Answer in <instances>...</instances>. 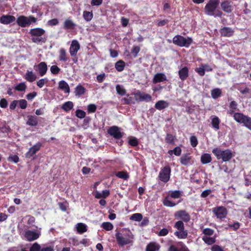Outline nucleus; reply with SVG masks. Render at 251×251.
Returning a JSON list of instances; mask_svg holds the SVG:
<instances>
[{"label":"nucleus","mask_w":251,"mask_h":251,"mask_svg":"<svg viewBox=\"0 0 251 251\" xmlns=\"http://www.w3.org/2000/svg\"><path fill=\"white\" fill-rule=\"evenodd\" d=\"M115 237L118 245L120 246L132 243L134 239V235L130 230L118 232Z\"/></svg>","instance_id":"obj_1"},{"label":"nucleus","mask_w":251,"mask_h":251,"mask_svg":"<svg viewBox=\"0 0 251 251\" xmlns=\"http://www.w3.org/2000/svg\"><path fill=\"white\" fill-rule=\"evenodd\" d=\"M233 117L236 122L243 124L245 126L251 130V117L239 112H235Z\"/></svg>","instance_id":"obj_2"},{"label":"nucleus","mask_w":251,"mask_h":251,"mask_svg":"<svg viewBox=\"0 0 251 251\" xmlns=\"http://www.w3.org/2000/svg\"><path fill=\"white\" fill-rule=\"evenodd\" d=\"M193 42L192 39L190 37L185 38L179 35H176L173 39V43L180 47H189Z\"/></svg>","instance_id":"obj_3"},{"label":"nucleus","mask_w":251,"mask_h":251,"mask_svg":"<svg viewBox=\"0 0 251 251\" xmlns=\"http://www.w3.org/2000/svg\"><path fill=\"white\" fill-rule=\"evenodd\" d=\"M36 21L37 19L32 16L26 17L22 15L18 17L16 20L17 25L22 27L28 26L31 23H36Z\"/></svg>","instance_id":"obj_4"},{"label":"nucleus","mask_w":251,"mask_h":251,"mask_svg":"<svg viewBox=\"0 0 251 251\" xmlns=\"http://www.w3.org/2000/svg\"><path fill=\"white\" fill-rule=\"evenodd\" d=\"M219 4V0H209L204 7L205 13L208 15L213 14Z\"/></svg>","instance_id":"obj_5"},{"label":"nucleus","mask_w":251,"mask_h":251,"mask_svg":"<svg viewBox=\"0 0 251 251\" xmlns=\"http://www.w3.org/2000/svg\"><path fill=\"white\" fill-rule=\"evenodd\" d=\"M171 172V168L169 166L164 167L159 172L158 176L159 179L164 182H168L170 179Z\"/></svg>","instance_id":"obj_6"},{"label":"nucleus","mask_w":251,"mask_h":251,"mask_svg":"<svg viewBox=\"0 0 251 251\" xmlns=\"http://www.w3.org/2000/svg\"><path fill=\"white\" fill-rule=\"evenodd\" d=\"M108 134L113 136L116 139H120L123 136V133L120 131V128L117 126H112L109 127L107 131Z\"/></svg>","instance_id":"obj_7"},{"label":"nucleus","mask_w":251,"mask_h":251,"mask_svg":"<svg viewBox=\"0 0 251 251\" xmlns=\"http://www.w3.org/2000/svg\"><path fill=\"white\" fill-rule=\"evenodd\" d=\"M221 9L226 13H230L234 9L233 2L228 0H225L221 3Z\"/></svg>","instance_id":"obj_8"},{"label":"nucleus","mask_w":251,"mask_h":251,"mask_svg":"<svg viewBox=\"0 0 251 251\" xmlns=\"http://www.w3.org/2000/svg\"><path fill=\"white\" fill-rule=\"evenodd\" d=\"M135 99L138 101H150L151 100V97L148 94L141 92L138 91L134 94Z\"/></svg>","instance_id":"obj_9"},{"label":"nucleus","mask_w":251,"mask_h":251,"mask_svg":"<svg viewBox=\"0 0 251 251\" xmlns=\"http://www.w3.org/2000/svg\"><path fill=\"white\" fill-rule=\"evenodd\" d=\"M80 49V45L77 40H73L70 47L69 52L71 56L77 55V53Z\"/></svg>","instance_id":"obj_10"},{"label":"nucleus","mask_w":251,"mask_h":251,"mask_svg":"<svg viewBox=\"0 0 251 251\" xmlns=\"http://www.w3.org/2000/svg\"><path fill=\"white\" fill-rule=\"evenodd\" d=\"M175 217L177 219H180L184 222H188L190 219V215L185 210H179L175 213Z\"/></svg>","instance_id":"obj_11"},{"label":"nucleus","mask_w":251,"mask_h":251,"mask_svg":"<svg viewBox=\"0 0 251 251\" xmlns=\"http://www.w3.org/2000/svg\"><path fill=\"white\" fill-rule=\"evenodd\" d=\"M213 212L218 218H224L227 214L226 209L223 206L215 207L213 209Z\"/></svg>","instance_id":"obj_12"},{"label":"nucleus","mask_w":251,"mask_h":251,"mask_svg":"<svg viewBox=\"0 0 251 251\" xmlns=\"http://www.w3.org/2000/svg\"><path fill=\"white\" fill-rule=\"evenodd\" d=\"M16 20L14 16L10 15H3L0 17V23L3 25L11 24Z\"/></svg>","instance_id":"obj_13"},{"label":"nucleus","mask_w":251,"mask_h":251,"mask_svg":"<svg viewBox=\"0 0 251 251\" xmlns=\"http://www.w3.org/2000/svg\"><path fill=\"white\" fill-rule=\"evenodd\" d=\"M25 237L28 241H32L36 240L39 237V234L37 232L27 230L25 232Z\"/></svg>","instance_id":"obj_14"},{"label":"nucleus","mask_w":251,"mask_h":251,"mask_svg":"<svg viewBox=\"0 0 251 251\" xmlns=\"http://www.w3.org/2000/svg\"><path fill=\"white\" fill-rule=\"evenodd\" d=\"M34 69L38 71L41 76H43L47 71V65L45 62L40 63L37 66L34 67Z\"/></svg>","instance_id":"obj_15"},{"label":"nucleus","mask_w":251,"mask_h":251,"mask_svg":"<svg viewBox=\"0 0 251 251\" xmlns=\"http://www.w3.org/2000/svg\"><path fill=\"white\" fill-rule=\"evenodd\" d=\"M221 36L224 37H231L234 32V30L229 27H224L220 30Z\"/></svg>","instance_id":"obj_16"},{"label":"nucleus","mask_w":251,"mask_h":251,"mask_svg":"<svg viewBox=\"0 0 251 251\" xmlns=\"http://www.w3.org/2000/svg\"><path fill=\"white\" fill-rule=\"evenodd\" d=\"M167 80V77L166 75L162 73H159L156 74L153 78V83L154 84L163 82Z\"/></svg>","instance_id":"obj_17"},{"label":"nucleus","mask_w":251,"mask_h":251,"mask_svg":"<svg viewBox=\"0 0 251 251\" xmlns=\"http://www.w3.org/2000/svg\"><path fill=\"white\" fill-rule=\"evenodd\" d=\"M24 78L27 81L32 82L37 79V76L32 71L27 70L24 75Z\"/></svg>","instance_id":"obj_18"},{"label":"nucleus","mask_w":251,"mask_h":251,"mask_svg":"<svg viewBox=\"0 0 251 251\" xmlns=\"http://www.w3.org/2000/svg\"><path fill=\"white\" fill-rule=\"evenodd\" d=\"M211 124L212 127L216 130L220 129V119L216 116H213L211 117Z\"/></svg>","instance_id":"obj_19"},{"label":"nucleus","mask_w":251,"mask_h":251,"mask_svg":"<svg viewBox=\"0 0 251 251\" xmlns=\"http://www.w3.org/2000/svg\"><path fill=\"white\" fill-rule=\"evenodd\" d=\"M27 118L26 125L32 126H36L37 125L38 118L37 116L35 115H28Z\"/></svg>","instance_id":"obj_20"},{"label":"nucleus","mask_w":251,"mask_h":251,"mask_svg":"<svg viewBox=\"0 0 251 251\" xmlns=\"http://www.w3.org/2000/svg\"><path fill=\"white\" fill-rule=\"evenodd\" d=\"M189 70L187 67H184L178 71V75L181 80H184L188 76Z\"/></svg>","instance_id":"obj_21"},{"label":"nucleus","mask_w":251,"mask_h":251,"mask_svg":"<svg viewBox=\"0 0 251 251\" xmlns=\"http://www.w3.org/2000/svg\"><path fill=\"white\" fill-rule=\"evenodd\" d=\"M87 90L81 84L77 85L75 89L74 93L75 95L77 97H80L86 92Z\"/></svg>","instance_id":"obj_22"},{"label":"nucleus","mask_w":251,"mask_h":251,"mask_svg":"<svg viewBox=\"0 0 251 251\" xmlns=\"http://www.w3.org/2000/svg\"><path fill=\"white\" fill-rule=\"evenodd\" d=\"M45 32V30L42 28H35L31 29L29 31V34L31 36L41 37L43 34H44Z\"/></svg>","instance_id":"obj_23"},{"label":"nucleus","mask_w":251,"mask_h":251,"mask_svg":"<svg viewBox=\"0 0 251 251\" xmlns=\"http://www.w3.org/2000/svg\"><path fill=\"white\" fill-rule=\"evenodd\" d=\"M169 105V103L166 101L160 100L155 103L154 107L157 110H161L168 107Z\"/></svg>","instance_id":"obj_24"},{"label":"nucleus","mask_w":251,"mask_h":251,"mask_svg":"<svg viewBox=\"0 0 251 251\" xmlns=\"http://www.w3.org/2000/svg\"><path fill=\"white\" fill-rule=\"evenodd\" d=\"M58 58L60 61L62 62H66L68 60L67 51L65 49L61 48L60 49Z\"/></svg>","instance_id":"obj_25"},{"label":"nucleus","mask_w":251,"mask_h":251,"mask_svg":"<svg viewBox=\"0 0 251 251\" xmlns=\"http://www.w3.org/2000/svg\"><path fill=\"white\" fill-rule=\"evenodd\" d=\"M41 146V144L38 143L30 148L27 153V157H28V156H29V157L33 156L40 150Z\"/></svg>","instance_id":"obj_26"},{"label":"nucleus","mask_w":251,"mask_h":251,"mask_svg":"<svg viewBox=\"0 0 251 251\" xmlns=\"http://www.w3.org/2000/svg\"><path fill=\"white\" fill-rule=\"evenodd\" d=\"M74 103L71 101H68L64 102L61 106V108L64 111L68 112L71 111L74 107Z\"/></svg>","instance_id":"obj_27"},{"label":"nucleus","mask_w":251,"mask_h":251,"mask_svg":"<svg viewBox=\"0 0 251 251\" xmlns=\"http://www.w3.org/2000/svg\"><path fill=\"white\" fill-rule=\"evenodd\" d=\"M110 194L109 191L108 190H103L102 192L98 191L95 192V197L97 199H100L101 198H106Z\"/></svg>","instance_id":"obj_28"},{"label":"nucleus","mask_w":251,"mask_h":251,"mask_svg":"<svg viewBox=\"0 0 251 251\" xmlns=\"http://www.w3.org/2000/svg\"><path fill=\"white\" fill-rule=\"evenodd\" d=\"M59 88L65 93L70 92V87L68 84L64 80H61L59 82Z\"/></svg>","instance_id":"obj_29"},{"label":"nucleus","mask_w":251,"mask_h":251,"mask_svg":"<svg viewBox=\"0 0 251 251\" xmlns=\"http://www.w3.org/2000/svg\"><path fill=\"white\" fill-rule=\"evenodd\" d=\"M237 89L240 92L242 95H246L251 92L250 89L246 85H239L237 86Z\"/></svg>","instance_id":"obj_30"},{"label":"nucleus","mask_w":251,"mask_h":251,"mask_svg":"<svg viewBox=\"0 0 251 251\" xmlns=\"http://www.w3.org/2000/svg\"><path fill=\"white\" fill-rule=\"evenodd\" d=\"M75 227L77 232L79 233H82L87 231V226L83 223H78L76 224Z\"/></svg>","instance_id":"obj_31"},{"label":"nucleus","mask_w":251,"mask_h":251,"mask_svg":"<svg viewBox=\"0 0 251 251\" xmlns=\"http://www.w3.org/2000/svg\"><path fill=\"white\" fill-rule=\"evenodd\" d=\"M125 62L123 60H119L115 63V67L118 72H122L124 70Z\"/></svg>","instance_id":"obj_32"},{"label":"nucleus","mask_w":251,"mask_h":251,"mask_svg":"<svg viewBox=\"0 0 251 251\" xmlns=\"http://www.w3.org/2000/svg\"><path fill=\"white\" fill-rule=\"evenodd\" d=\"M175 235L178 238L185 239L187 236V231L185 229L182 230H178L175 232Z\"/></svg>","instance_id":"obj_33"},{"label":"nucleus","mask_w":251,"mask_h":251,"mask_svg":"<svg viewBox=\"0 0 251 251\" xmlns=\"http://www.w3.org/2000/svg\"><path fill=\"white\" fill-rule=\"evenodd\" d=\"M202 239L206 244L209 245H212L216 242L215 237H210L207 236H203Z\"/></svg>","instance_id":"obj_34"},{"label":"nucleus","mask_w":251,"mask_h":251,"mask_svg":"<svg viewBox=\"0 0 251 251\" xmlns=\"http://www.w3.org/2000/svg\"><path fill=\"white\" fill-rule=\"evenodd\" d=\"M159 246L155 243H151L149 244L146 248L147 251H156L158 250Z\"/></svg>","instance_id":"obj_35"},{"label":"nucleus","mask_w":251,"mask_h":251,"mask_svg":"<svg viewBox=\"0 0 251 251\" xmlns=\"http://www.w3.org/2000/svg\"><path fill=\"white\" fill-rule=\"evenodd\" d=\"M64 26L67 29H73L75 28V24L70 20H66L64 24Z\"/></svg>","instance_id":"obj_36"},{"label":"nucleus","mask_w":251,"mask_h":251,"mask_svg":"<svg viewBox=\"0 0 251 251\" xmlns=\"http://www.w3.org/2000/svg\"><path fill=\"white\" fill-rule=\"evenodd\" d=\"M181 150L179 147H175L173 150H169L168 151V153L170 155L174 154L176 156H179L181 154Z\"/></svg>","instance_id":"obj_37"},{"label":"nucleus","mask_w":251,"mask_h":251,"mask_svg":"<svg viewBox=\"0 0 251 251\" xmlns=\"http://www.w3.org/2000/svg\"><path fill=\"white\" fill-rule=\"evenodd\" d=\"M211 94L212 97L214 99H216L221 96L222 91L219 88H215L211 91Z\"/></svg>","instance_id":"obj_38"},{"label":"nucleus","mask_w":251,"mask_h":251,"mask_svg":"<svg viewBox=\"0 0 251 251\" xmlns=\"http://www.w3.org/2000/svg\"><path fill=\"white\" fill-rule=\"evenodd\" d=\"M83 17L86 21H90L93 17V14L92 11L89 12L84 11L83 13Z\"/></svg>","instance_id":"obj_39"},{"label":"nucleus","mask_w":251,"mask_h":251,"mask_svg":"<svg viewBox=\"0 0 251 251\" xmlns=\"http://www.w3.org/2000/svg\"><path fill=\"white\" fill-rule=\"evenodd\" d=\"M202 67H199V68H197L196 69H195V71L198 73V74L200 75V76H203L205 74V70H204V68H206V67H208V65H207V64H204V65H202Z\"/></svg>","instance_id":"obj_40"},{"label":"nucleus","mask_w":251,"mask_h":251,"mask_svg":"<svg viewBox=\"0 0 251 251\" xmlns=\"http://www.w3.org/2000/svg\"><path fill=\"white\" fill-rule=\"evenodd\" d=\"M163 204L168 207H174L176 204L171 201L169 200V196L166 197L163 201Z\"/></svg>","instance_id":"obj_41"},{"label":"nucleus","mask_w":251,"mask_h":251,"mask_svg":"<svg viewBox=\"0 0 251 251\" xmlns=\"http://www.w3.org/2000/svg\"><path fill=\"white\" fill-rule=\"evenodd\" d=\"M116 176L119 178H122L124 179H127L129 177L128 174L124 171L118 172L116 173Z\"/></svg>","instance_id":"obj_42"},{"label":"nucleus","mask_w":251,"mask_h":251,"mask_svg":"<svg viewBox=\"0 0 251 251\" xmlns=\"http://www.w3.org/2000/svg\"><path fill=\"white\" fill-rule=\"evenodd\" d=\"M142 218L143 216L141 213L133 214L130 217V220L138 222L141 221Z\"/></svg>","instance_id":"obj_43"},{"label":"nucleus","mask_w":251,"mask_h":251,"mask_svg":"<svg viewBox=\"0 0 251 251\" xmlns=\"http://www.w3.org/2000/svg\"><path fill=\"white\" fill-rule=\"evenodd\" d=\"M117 93L120 96H124L126 94V90L121 85L117 84L116 86Z\"/></svg>","instance_id":"obj_44"},{"label":"nucleus","mask_w":251,"mask_h":251,"mask_svg":"<svg viewBox=\"0 0 251 251\" xmlns=\"http://www.w3.org/2000/svg\"><path fill=\"white\" fill-rule=\"evenodd\" d=\"M169 196L173 199H178L181 196V192L178 190H176L171 192Z\"/></svg>","instance_id":"obj_45"},{"label":"nucleus","mask_w":251,"mask_h":251,"mask_svg":"<svg viewBox=\"0 0 251 251\" xmlns=\"http://www.w3.org/2000/svg\"><path fill=\"white\" fill-rule=\"evenodd\" d=\"M101 227L104 229L109 231L113 229V226L110 222H104L101 224Z\"/></svg>","instance_id":"obj_46"},{"label":"nucleus","mask_w":251,"mask_h":251,"mask_svg":"<svg viewBox=\"0 0 251 251\" xmlns=\"http://www.w3.org/2000/svg\"><path fill=\"white\" fill-rule=\"evenodd\" d=\"M26 86L25 82H21L16 85L15 89L16 90L22 92L25 90Z\"/></svg>","instance_id":"obj_47"},{"label":"nucleus","mask_w":251,"mask_h":251,"mask_svg":"<svg viewBox=\"0 0 251 251\" xmlns=\"http://www.w3.org/2000/svg\"><path fill=\"white\" fill-rule=\"evenodd\" d=\"M75 116L79 119H82L85 117L86 113L82 110L77 109L75 111Z\"/></svg>","instance_id":"obj_48"},{"label":"nucleus","mask_w":251,"mask_h":251,"mask_svg":"<svg viewBox=\"0 0 251 251\" xmlns=\"http://www.w3.org/2000/svg\"><path fill=\"white\" fill-rule=\"evenodd\" d=\"M174 227L177 229L178 230H182L184 229V224L182 221H178L176 222L174 226Z\"/></svg>","instance_id":"obj_49"},{"label":"nucleus","mask_w":251,"mask_h":251,"mask_svg":"<svg viewBox=\"0 0 251 251\" xmlns=\"http://www.w3.org/2000/svg\"><path fill=\"white\" fill-rule=\"evenodd\" d=\"M51 73L54 75H58L60 71V69L56 65H52L50 67Z\"/></svg>","instance_id":"obj_50"},{"label":"nucleus","mask_w":251,"mask_h":251,"mask_svg":"<svg viewBox=\"0 0 251 251\" xmlns=\"http://www.w3.org/2000/svg\"><path fill=\"white\" fill-rule=\"evenodd\" d=\"M165 141L167 143L173 144L174 142V136L171 134H167L165 137Z\"/></svg>","instance_id":"obj_51"},{"label":"nucleus","mask_w":251,"mask_h":251,"mask_svg":"<svg viewBox=\"0 0 251 251\" xmlns=\"http://www.w3.org/2000/svg\"><path fill=\"white\" fill-rule=\"evenodd\" d=\"M140 51V48L139 46H134L131 50V52L134 58L137 56L138 53Z\"/></svg>","instance_id":"obj_52"},{"label":"nucleus","mask_w":251,"mask_h":251,"mask_svg":"<svg viewBox=\"0 0 251 251\" xmlns=\"http://www.w3.org/2000/svg\"><path fill=\"white\" fill-rule=\"evenodd\" d=\"M190 140L191 145L193 147H196L197 146V145L198 144V141L196 136H191L190 138Z\"/></svg>","instance_id":"obj_53"},{"label":"nucleus","mask_w":251,"mask_h":251,"mask_svg":"<svg viewBox=\"0 0 251 251\" xmlns=\"http://www.w3.org/2000/svg\"><path fill=\"white\" fill-rule=\"evenodd\" d=\"M212 152L216 157H221L222 153H223V150L220 148H216L212 151Z\"/></svg>","instance_id":"obj_54"},{"label":"nucleus","mask_w":251,"mask_h":251,"mask_svg":"<svg viewBox=\"0 0 251 251\" xmlns=\"http://www.w3.org/2000/svg\"><path fill=\"white\" fill-rule=\"evenodd\" d=\"M202 233L204 234V236H210L213 234L214 230L211 228H206L202 230Z\"/></svg>","instance_id":"obj_55"},{"label":"nucleus","mask_w":251,"mask_h":251,"mask_svg":"<svg viewBox=\"0 0 251 251\" xmlns=\"http://www.w3.org/2000/svg\"><path fill=\"white\" fill-rule=\"evenodd\" d=\"M31 40L35 43H39L41 42H45L44 39L40 36H32Z\"/></svg>","instance_id":"obj_56"},{"label":"nucleus","mask_w":251,"mask_h":251,"mask_svg":"<svg viewBox=\"0 0 251 251\" xmlns=\"http://www.w3.org/2000/svg\"><path fill=\"white\" fill-rule=\"evenodd\" d=\"M128 144L131 146L136 147L138 145L139 142L137 138L133 137L129 139Z\"/></svg>","instance_id":"obj_57"},{"label":"nucleus","mask_w":251,"mask_h":251,"mask_svg":"<svg viewBox=\"0 0 251 251\" xmlns=\"http://www.w3.org/2000/svg\"><path fill=\"white\" fill-rule=\"evenodd\" d=\"M29 250L30 251H40L41 247L37 243H35L30 248Z\"/></svg>","instance_id":"obj_58"},{"label":"nucleus","mask_w":251,"mask_h":251,"mask_svg":"<svg viewBox=\"0 0 251 251\" xmlns=\"http://www.w3.org/2000/svg\"><path fill=\"white\" fill-rule=\"evenodd\" d=\"M123 100L124 101V104H130L135 103V102L133 100V98L131 97H129L128 98H124Z\"/></svg>","instance_id":"obj_59"},{"label":"nucleus","mask_w":251,"mask_h":251,"mask_svg":"<svg viewBox=\"0 0 251 251\" xmlns=\"http://www.w3.org/2000/svg\"><path fill=\"white\" fill-rule=\"evenodd\" d=\"M97 110V106L94 104H90L88 105L87 110L89 113H94Z\"/></svg>","instance_id":"obj_60"},{"label":"nucleus","mask_w":251,"mask_h":251,"mask_svg":"<svg viewBox=\"0 0 251 251\" xmlns=\"http://www.w3.org/2000/svg\"><path fill=\"white\" fill-rule=\"evenodd\" d=\"M19 103V106L21 109H25L27 106V101L24 99L20 100L18 101Z\"/></svg>","instance_id":"obj_61"},{"label":"nucleus","mask_w":251,"mask_h":251,"mask_svg":"<svg viewBox=\"0 0 251 251\" xmlns=\"http://www.w3.org/2000/svg\"><path fill=\"white\" fill-rule=\"evenodd\" d=\"M221 157H231L232 156V152L229 150H226L223 151V153H222Z\"/></svg>","instance_id":"obj_62"},{"label":"nucleus","mask_w":251,"mask_h":251,"mask_svg":"<svg viewBox=\"0 0 251 251\" xmlns=\"http://www.w3.org/2000/svg\"><path fill=\"white\" fill-rule=\"evenodd\" d=\"M180 162L184 165H188L191 163L190 158H180Z\"/></svg>","instance_id":"obj_63"},{"label":"nucleus","mask_w":251,"mask_h":251,"mask_svg":"<svg viewBox=\"0 0 251 251\" xmlns=\"http://www.w3.org/2000/svg\"><path fill=\"white\" fill-rule=\"evenodd\" d=\"M211 251H225L222 247L219 245H215L211 248Z\"/></svg>","instance_id":"obj_64"}]
</instances>
